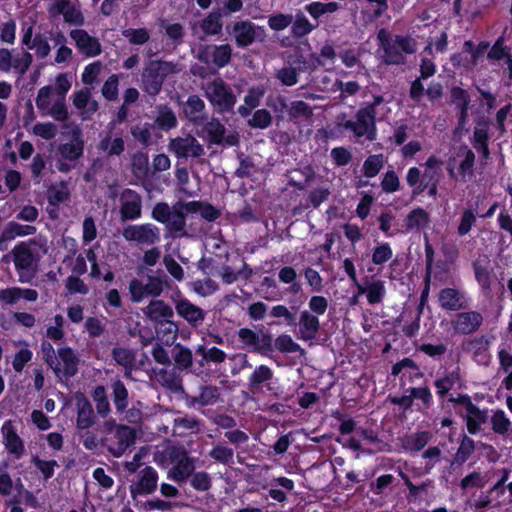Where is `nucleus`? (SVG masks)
I'll list each match as a JSON object with an SVG mask.
<instances>
[{
	"label": "nucleus",
	"mask_w": 512,
	"mask_h": 512,
	"mask_svg": "<svg viewBox=\"0 0 512 512\" xmlns=\"http://www.w3.org/2000/svg\"><path fill=\"white\" fill-rule=\"evenodd\" d=\"M384 102L382 95H375L372 102L364 103L356 112L355 120L339 123L341 128L352 132L356 139L364 137L373 142L377 139L376 108Z\"/></svg>",
	"instance_id": "f257e3e1"
},
{
	"label": "nucleus",
	"mask_w": 512,
	"mask_h": 512,
	"mask_svg": "<svg viewBox=\"0 0 512 512\" xmlns=\"http://www.w3.org/2000/svg\"><path fill=\"white\" fill-rule=\"evenodd\" d=\"M377 39L383 50V62L388 65H399L405 62V54L414 52V42L409 36L396 35L382 28L378 31Z\"/></svg>",
	"instance_id": "f03ea898"
},
{
	"label": "nucleus",
	"mask_w": 512,
	"mask_h": 512,
	"mask_svg": "<svg viewBox=\"0 0 512 512\" xmlns=\"http://www.w3.org/2000/svg\"><path fill=\"white\" fill-rule=\"evenodd\" d=\"M176 72L173 62L157 59L145 63L141 72V89L151 97L160 94L168 75Z\"/></svg>",
	"instance_id": "7ed1b4c3"
},
{
	"label": "nucleus",
	"mask_w": 512,
	"mask_h": 512,
	"mask_svg": "<svg viewBox=\"0 0 512 512\" xmlns=\"http://www.w3.org/2000/svg\"><path fill=\"white\" fill-rule=\"evenodd\" d=\"M205 97L214 107L215 111L220 114H234V107L237 97L229 84L222 78H215L207 83L205 89Z\"/></svg>",
	"instance_id": "20e7f679"
},
{
	"label": "nucleus",
	"mask_w": 512,
	"mask_h": 512,
	"mask_svg": "<svg viewBox=\"0 0 512 512\" xmlns=\"http://www.w3.org/2000/svg\"><path fill=\"white\" fill-rule=\"evenodd\" d=\"M167 455L172 465L167 477L178 484L188 481L196 468L195 458L182 446H172L168 449Z\"/></svg>",
	"instance_id": "39448f33"
},
{
	"label": "nucleus",
	"mask_w": 512,
	"mask_h": 512,
	"mask_svg": "<svg viewBox=\"0 0 512 512\" xmlns=\"http://www.w3.org/2000/svg\"><path fill=\"white\" fill-rule=\"evenodd\" d=\"M136 431L133 427L120 424L112 436H106L103 442L114 457H121L126 450L135 444Z\"/></svg>",
	"instance_id": "423d86ee"
},
{
	"label": "nucleus",
	"mask_w": 512,
	"mask_h": 512,
	"mask_svg": "<svg viewBox=\"0 0 512 512\" xmlns=\"http://www.w3.org/2000/svg\"><path fill=\"white\" fill-rule=\"evenodd\" d=\"M416 369V363L410 359V358H404L400 360L399 362L395 363L392 366L391 374L394 376H401L402 381V388L409 392L408 395H402V396H393L390 397V402L394 405H398L400 408H402L404 411L411 408L414 402V399L416 398V387L415 386H409L405 387L406 384L404 382V378L406 377V372L404 370L406 369Z\"/></svg>",
	"instance_id": "0eeeda50"
},
{
	"label": "nucleus",
	"mask_w": 512,
	"mask_h": 512,
	"mask_svg": "<svg viewBox=\"0 0 512 512\" xmlns=\"http://www.w3.org/2000/svg\"><path fill=\"white\" fill-rule=\"evenodd\" d=\"M79 362L80 359L75 351L70 346H65L58 348L57 367L52 365L51 369L57 378L70 379L78 373Z\"/></svg>",
	"instance_id": "6e6552de"
},
{
	"label": "nucleus",
	"mask_w": 512,
	"mask_h": 512,
	"mask_svg": "<svg viewBox=\"0 0 512 512\" xmlns=\"http://www.w3.org/2000/svg\"><path fill=\"white\" fill-rule=\"evenodd\" d=\"M259 29V26L248 19L232 22L226 26L227 33L234 37L238 48L252 45L257 39Z\"/></svg>",
	"instance_id": "1a4fd4ad"
},
{
	"label": "nucleus",
	"mask_w": 512,
	"mask_h": 512,
	"mask_svg": "<svg viewBox=\"0 0 512 512\" xmlns=\"http://www.w3.org/2000/svg\"><path fill=\"white\" fill-rule=\"evenodd\" d=\"M126 241H135L140 244L152 245L160 240L159 229L150 223L129 225L122 231Z\"/></svg>",
	"instance_id": "9d476101"
},
{
	"label": "nucleus",
	"mask_w": 512,
	"mask_h": 512,
	"mask_svg": "<svg viewBox=\"0 0 512 512\" xmlns=\"http://www.w3.org/2000/svg\"><path fill=\"white\" fill-rule=\"evenodd\" d=\"M169 148L179 159H187L189 157L198 158L205 153L203 146L192 135L172 139Z\"/></svg>",
	"instance_id": "9b49d317"
},
{
	"label": "nucleus",
	"mask_w": 512,
	"mask_h": 512,
	"mask_svg": "<svg viewBox=\"0 0 512 512\" xmlns=\"http://www.w3.org/2000/svg\"><path fill=\"white\" fill-rule=\"evenodd\" d=\"M183 116L194 126H202L208 119L205 102L196 94L188 96L181 104Z\"/></svg>",
	"instance_id": "f8f14e48"
},
{
	"label": "nucleus",
	"mask_w": 512,
	"mask_h": 512,
	"mask_svg": "<svg viewBox=\"0 0 512 512\" xmlns=\"http://www.w3.org/2000/svg\"><path fill=\"white\" fill-rule=\"evenodd\" d=\"M274 379L273 370L265 364L258 365L254 368L247 379V386L250 392L258 393L266 389L273 391L272 380Z\"/></svg>",
	"instance_id": "ddd939ff"
},
{
	"label": "nucleus",
	"mask_w": 512,
	"mask_h": 512,
	"mask_svg": "<svg viewBox=\"0 0 512 512\" xmlns=\"http://www.w3.org/2000/svg\"><path fill=\"white\" fill-rule=\"evenodd\" d=\"M120 215L122 221L136 220L141 217L142 198L138 192L126 188L122 192Z\"/></svg>",
	"instance_id": "4468645a"
},
{
	"label": "nucleus",
	"mask_w": 512,
	"mask_h": 512,
	"mask_svg": "<svg viewBox=\"0 0 512 512\" xmlns=\"http://www.w3.org/2000/svg\"><path fill=\"white\" fill-rule=\"evenodd\" d=\"M158 486V472L152 466L144 467L139 474L136 484L130 486V494L133 498L137 495H150Z\"/></svg>",
	"instance_id": "2eb2a0df"
},
{
	"label": "nucleus",
	"mask_w": 512,
	"mask_h": 512,
	"mask_svg": "<svg viewBox=\"0 0 512 512\" xmlns=\"http://www.w3.org/2000/svg\"><path fill=\"white\" fill-rule=\"evenodd\" d=\"M1 432L7 452L16 459H21L25 453L24 441L18 435L11 420L4 422Z\"/></svg>",
	"instance_id": "dca6fc26"
},
{
	"label": "nucleus",
	"mask_w": 512,
	"mask_h": 512,
	"mask_svg": "<svg viewBox=\"0 0 512 512\" xmlns=\"http://www.w3.org/2000/svg\"><path fill=\"white\" fill-rule=\"evenodd\" d=\"M70 37L75 41L78 50L86 57H96L101 54V44L99 40L90 36L83 29H75L70 32Z\"/></svg>",
	"instance_id": "f3484780"
},
{
	"label": "nucleus",
	"mask_w": 512,
	"mask_h": 512,
	"mask_svg": "<svg viewBox=\"0 0 512 512\" xmlns=\"http://www.w3.org/2000/svg\"><path fill=\"white\" fill-rule=\"evenodd\" d=\"M12 255L15 269L20 276V281L24 282L21 272L30 271L33 268L35 262L34 254L28 243L19 242L14 246Z\"/></svg>",
	"instance_id": "a211bd4d"
},
{
	"label": "nucleus",
	"mask_w": 512,
	"mask_h": 512,
	"mask_svg": "<svg viewBox=\"0 0 512 512\" xmlns=\"http://www.w3.org/2000/svg\"><path fill=\"white\" fill-rule=\"evenodd\" d=\"M77 418L76 427L87 430L95 424V414L89 399L82 393L76 395Z\"/></svg>",
	"instance_id": "6ab92c4d"
},
{
	"label": "nucleus",
	"mask_w": 512,
	"mask_h": 512,
	"mask_svg": "<svg viewBox=\"0 0 512 512\" xmlns=\"http://www.w3.org/2000/svg\"><path fill=\"white\" fill-rule=\"evenodd\" d=\"M482 322L483 317L479 312H462L457 314L453 326L457 333L467 335L477 331L482 325Z\"/></svg>",
	"instance_id": "aec40b11"
},
{
	"label": "nucleus",
	"mask_w": 512,
	"mask_h": 512,
	"mask_svg": "<svg viewBox=\"0 0 512 512\" xmlns=\"http://www.w3.org/2000/svg\"><path fill=\"white\" fill-rule=\"evenodd\" d=\"M175 310L180 317L192 326L201 324L205 319L204 310L191 303L187 298L177 300L175 302Z\"/></svg>",
	"instance_id": "412c9836"
},
{
	"label": "nucleus",
	"mask_w": 512,
	"mask_h": 512,
	"mask_svg": "<svg viewBox=\"0 0 512 512\" xmlns=\"http://www.w3.org/2000/svg\"><path fill=\"white\" fill-rule=\"evenodd\" d=\"M475 279L483 291H490L492 280V266L489 257L485 254L479 255L472 263Z\"/></svg>",
	"instance_id": "4be33fe9"
},
{
	"label": "nucleus",
	"mask_w": 512,
	"mask_h": 512,
	"mask_svg": "<svg viewBox=\"0 0 512 512\" xmlns=\"http://www.w3.org/2000/svg\"><path fill=\"white\" fill-rule=\"evenodd\" d=\"M299 339L303 341L314 340L320 331V321L318 317L308 310L300 313L299 317Z\"/></svg>",
	"instance_id": "5701e85b"
},
{
	"label": "nucleus",
	"mask_w": 512,
	"mask_h": 512,
	"mask_svg": "<svg viewBox=\"0 0 512 512\" xmlns=\"http://www.w3.org/2000/svg\"><path fill=\"white\" fill-rule=\"evenodd\" d=\"M36 231L37 229L33 225H23L15 221L8 222L0 235V250L5 251L7 249L6 243L14 240L16 237L33 235Z\"/></svg>",
	"instance_id": "b1692460"
},
{
	"label": "nucleus",
	"mask_w": 512,
	"mask_h": 512,
	"mask_svg": "<svg viewBox=\"0 0 512 512\" xmlns=\"http://www.w3.org/2000/svg\"><path fill=\"white\" fill-rule=\"evenodd\" d=\"M58 151L61 157L65 160L76 161L82 157L84 152V141L81 131L79 129L73 130L71 141L61 144Z\"/></svg>",
	"instance_id": "393cba45"
},
{
	"label": "nucleus",
	"mask_w": 512,
	"mask_h": 512,
	"mask_svg": "<svg viewBox=\"0 0 512 512\" xmlns=\"http://www.w3.org/2000/svg\"><path fill=\"white\" fill-rule=\"evenodd\" d=\"M144 313L157 325L162 321H166L174 317L172 307L166 304L163 300H152L144 310Z\"/></svg>",
	"instance_id": "a878e982"
},
{
	"label": "nucleus",
	"mask_w": 512,
	"mask_h": 512,
	"mask_svg": "<svg viewBox=\"0 0 512 512\" xmlns=\"http://www.w3.org/2000/svg\"><path fill=\"white\" fill-rule=\"evenodd\" d=\"M203 131L206 133L207 141L211 145H222L224 143V135L226 134V127L218 118H211V120L202 125Z\"/></svg>",
	"instance_id": "bb28decb"
},
{
	"label": "nucleus",
	"mask_w": 512,
	"mask_h": 512,
	"mask_svg": "<svg viewBox=\"0 0 512 512\" xmlns=\"http://www.w3.org/2000/svg\"><path fill=\"white\" fill-rule=\"evenodd\" d=\"M222 10L215 9L200 21V28L206 35H218L223 29Z\"/></svg>",
	"instance_id": "cd10ccee"
},
{
	"label": "nucleus",
	"mask_w": 512,
	"mask_h": 512,
	"mask_svg": "<svg viewBox=\"0 0 512 512\" xmlns=\"http://www.w3.org/2000/svg\"><path fill=\"white\" fill-rule=\"evenodd\" d=\"M98 148L107 157L120 156L125 151V142L121 135L112 138L111 135H106L99 142Z\"/></svg>",
	"instance_id": "c85d7f7f"
},
{
	"label": "nucleus",
	"mask_w": 512,
	"mask_h": 512,
	"mask_svg": "<svg viewBox=\"0 0 512 512\" xmlns=\"http://www.w3.org/2000/svg\"><path fill=\"white\" fill-rule=\"evenodd\" d=\"M439 301L443 308L448 310H458L463 307L464 297L459 291L446 288L439 294Z\"/></svg>",
	"instance_id": "c756f323"
},
{
	"label": "nucleus",
	"mask_w": 512,
	"mask_h": 512,
	"mask_svg": "<svg viewBox=\"0 0 512 512\" xmlns=\"http://www.w3.org/2000/svg\"><path fill=\"white\" fill-rule=\"evenodd\" d=\"M112 388V398L115 405V408L118 412L122 413L126 411L129 405L128 400V390L125 386V384L117 379L112 382L111 384Z\"/></svg>",
	"instance_id": "7c9ffc66"
},
{
	"label": "nucleus",
	"mask_w": 512,
	"mask_h": 512,
	"mask_svg": "<svg viewBox=\"0 0 512 512\" xmlns=\"http://www.w3.org/2000/svg\"><path fill=\"white\" fill-rule=\"evenodd\" d=\"M155 124L159 129L169 131L177 126L178 121L174 111L169 106L163 105L159 108Z\"/></svg>",
	"instance_id": "2f4dec72"
},
{
	"label": "nucleus",
	"mask_w": 512,
	"mask_h": 512,
	"mask_svg": "<svg viewBox=\"0 0 512 512\" xmlns=\"http://www.w3.org/2000/svg\"><path fill=\"white\" fill-rule=\"evenodd\" d=\"M291 24V33L297 39L310 34L317 26L312 24L301 11L295 15V19Z\"/></svg>",
	"instance_id": "473e14b6"
},
{
	"label": "nucleus",
	"mask_w": 512,
	"mask_h": 512,
	"mask_svg": "<svg viewBox=\"0 0 512 512\" xmlns=\"http://www.w3.org/2000/svg\"><path fill=\"white\" fill-rule=\"evenodd\" d=\"M259 292L267 301H278L282 299V293L279 290L276 280L270 276H265L262 279Z\"/></svg>",
	"instance_id": "72a5a7b5"
},
{
	"label": "nucleus",
	"mask_w": 512,
	"mask_h": 512,
	"mask_svg": "<svg viewBox=\"0 0 512 512\" xmlns=\"http://www.w3.org/2000/svg\"><path fill=\"white\" fill-rule=\"evenodd\" d=\"M237 338L238 342L241 344L242 349L256 353L259 333L248 327H243L237 331Z\"/></svg>",
	"instance_id": "f704fd0d"
},
{
	"label": "nucleus",
	"mask_w": 512,
	"mask_h": 512,
	"mask_svg": "<svg viewBox=\"0 0 512 512\" xmlns=\"http://www.w3.org/2000/svg\"><path fill=\"white\" fill-rule=\"evenodd\" d=\"M232 57V48L229 44L214 45L211 53V62L218 68L227 66Z\"/></svg>",
	"instance_id": "c9c22d12"
},
{
	"label": "nucleus",
	"mask_w": 512,
	"mask_h": 512,
	"mask_svg": "<svg viewBox=\"0 0 512 512\" xmlns=\"http://www.w3.org/2000/svg\"><path fill=\"white\" fill-rule=\"evenodd\" d=\"M132 173L138 179H145L149 175V158L146 153L137 152L132 157Z\"/></svg>",
	"instance_id": "e433bc0d"
},
{
	"label": "nucleus",
	"mask_w": 512,
	"mask_h": 512,
	"mask_svg": "<svg viewBox=\"0 0 512 512\" xmlns=\"http://www.w3.org/2000/svg\"><path fill=\"white\" fill-rule=\"evenodd\" d=\"M475 450V443L474 440L468 437L467 435H463L462 440L460 442L459 448L454 455L452 465L458 464L462 465L464 464L468 458L473 454Z\"/></svg>",
	"instance_id": "4c0bfd02"
},
{
	"label": "nucleus",
	"mask_w": 512,
	"mask_h": 512,
	"mask_svg": "<svg viewBox=\"0 0 512 512\" xmlns=\"http://www.w3.org/2000/svg\"><path fill=\"white\" fill-rule=\"evenodd\" d=\"M186 213L183 208L179 207V203L176 202L171 209V218L168 223V230L173 233L183 232L186 226Z\"/></svg>",
	"instance_id": "58836bf2"
},
{
	"label": "nucleus",
	"mask_w": 512,
	"mask_h": 512,
	"mask_svg": "<svg viewBox=\"0 0 512 512\" xmlns=\"http://www.w3.org/2000/svg\"><path fill=\"white\" fill-rule=\"evenodd\" d=\"M174 352L175 353L173 355V358L175 361V365L179 370H187L192 366L193 355L192 351L189 348L181 344H176L174 347Z\"/></svg>",
	"instance_id": "ea45409f"
},
{
	"label": "nucleus",
	"mask_w": 512,
	"mask_h": 512,
	"mask_svg": "<svg viewBox=\"0 0 512 512\" xmlns=\"http://www.w3.org/2000/svg\"><path fill=\"white\" fill-rule=\"evenodd\" d=\"M274 350L284 354L304 351L301 346L296 343L288 334H281L276 337L274 340Z\"/></svg>",
	"instance_id": "a19ab883"
},
{
	"label": "nucleus",
	"mask_w": 512,
	"mask_h": 512,
	"mask_svg": "<svg viewBox=\"0 0 512 512\" xmlns=\"http://www.w3.org/2000/svg\"><path fill=\"white\" fill-rule=\"evenodd\" d=\"M196 354L201 355L202 359L206 362L219 364L225 361L227 354L222 349L213 346L207 348L205 345H199L196 349Z\"/></svg>",
	"instance_id": "79ce46f5"
},
{
	"label": "nucleus",
	"mask_w": 512,
	"mask_h": 512,
	"mask_svg": "<svg viewBox=\"0 0 512 512\" xmlns=\"http://www.w3.org/2000/svg\"><path fill=\"white\" fill-rule=\"evenodd\" d=\"M31 463L34 464L45 481L53 477L55 468L59 466L56 460H43L38 455H32Z\"/></svg>",
	"instance_id": "37998d69"
},
{
	"label": "nucleus",
	"mask_w": 512,
	"mask_h": 512,
	"mask_svg": "<svg viewBox=\"0 0 512 512\" xmlns=\"http://www.w3.org/2000/svg\"><path fill=\"white\" fill-rule=\"evenodd\" d=\"M111 355L114 361L120 366L136 364V352L131 348L114 347Z\"/></svg>",
	"instance_id": "c03bdc74"
},
{
	"label": "nucleus",
	"mask_w": 512,
	"mask_h": 512,
	"mask_svg": "<svg viewBox=\"0 0 512 512\" xmlns=\"http://www.w3.org/2000/svg\"><path fill=\"white\" fill-rule=\"evenodd\" d=\"M189 480L191 487L198 492H206L212 487V477L206 471H194Z\"/></svg>",
	"instance_id": "a18cd8bd"
},
{
	"label": "nucleus",
	"mask_w": 512,
	"mask_h": 512,
	"mask_svg": "<svg viewBox=\"0 0 512 512\" xmlns=\"http://www.w3.org/2000/svg\"><path fill=\"white\" fill-rule=\"evenodd\" d=\"M384 165V157L382 154L370 155L363 163V174L367 178H373Z\"/></svg>",
	"instance_id": "49530a36"
},
{
	"label": "nucleus",
	"mask_w": 512,
	"mask_h": 512,
	"mask_svg": "<svg viewBox=\"0 0 512 512\" xmlns=\"http://www.w3.org/2000/svg\"><path fill=\"white\" fill-rule=\"evenodd\" d=\"M219 398L218 388L211 385H205L200 388V393L193 399L194 403L201 406L213 405Z\"/></svg>",
	"instance_id": "de8ad7c7"
},
{
	"label": "nucleus",
	"mask_w": 512,
	"mask_h": 512,
	"mask_svg": "<svg viewBox=\"0 0 512 512\" xmlns=\"http://www.w3.org/2000/svg\"><path fill=\"white\" fill-rule=\"evenodd\" d=\"M122 35L132 45H144L150 39L149 31L146 28H128L122 31Z\"/></svg>",
	"instance_id": "09e8293b"
},
{
	"label": "nucleus",
	"mask_w": 512,
	"mask_h": 512,
	"mask_svg": "<svg viewBox=\"0 0 512 512\" xmlns=\"http://www.w3.org/2000/svg\"><path fill=\"white\" fill-rule=\"evenodd\" d=\"M272 124V115L267 109L256 110L248 120V125L254 129H266Z\"/></svg>",
	"instance_id": "8fccbe9b"
},
{
	"label": "nucleus",
	"mask_w": 512,
	"mask_h": 512,
	"mask_svg": "<svg viewBox=\"0 0 512 512\" xmlns=\"http://www.w3.org/2000/svg\"><path fill=\"white\" fill-rule=\"evenodd\" d=\"M216 462L224 465L233 463L234 451L232 448L223 445H215L208 454Z\"/></svg>",
	"instance_id": "3c124183"
},
{
	"label": "nucleus",
	"mask_w": 512,
	"mask_h": 512,
	"mask_svg": "<svg viewBox=\"0 0 512 512\" xmlns=\"http://www.w3.org/2000/svg\"><path fill=\"white\" fill-rule=\"evenodd\" d=\"M365 292L369 304H378L385 295L384 283L380 280L374 281L366 286Z\"/></svg>",
	"instance_id": "603ef678"
},
{
	"label": "nucleus",
	"mask_w": 512,
	"mask_h": 512,
	"mask_svg": "<svg viewBox=\"0 0 512 512\" xmlns=\"http://www.w3.org/2000/svg\"><path fill=\"white\" fill-rule=\"evenodd\" d=\"M492 430L499 435H507L511 422L506 417L504 411L497 410L491 417Z\"/></svg>",
	"instance_id": "864d4df0"
},
{
	"label": "nucleus",
	"mask_w": 512,
	"mask_h": 512,
	"mask_svg": "<svg viewBox=\"0 0 512 512\" xmlns=\"http://www.w3.org/2000/svg\"><path fill=\"white\" fill-rule=\"evenodd\" d=\"M289 116L291 119H309L313 116V110L308 103L302 100H296L291 102Z\"/></svg>",
	"instance_id": "5fc2aeb1"
},
{
	"label": "nucleus",
	"mask_w": 512,
	"mask_h": 512,
	"mask_svg": "<svg viewBox=\"0 0 512 512\" xmlns=\"http://www.w3.org/2000/svg\"><path fill=\"white\" fill-rule=\"evenodd\" d=\"M450 97L459 111H468L470 97L466 90L455 86L451 89Z\"/></svg>",
	"instance_id": "6e6d98bb"
},
{
	"label": "nucleus",
	"mask_w": 512,
	"mask_h": 512,
	"mask_svg": "<svg viewBox=\"0 0 512 512\" xmlns=\"http://www.w3.org/2000/svg\"><path fill=\"white\" fill-rule=\"evenodd\" d=\"M273 351L274 341L272 335L268 332L261 331L258 338V344L256 346V354L269 357Z\"/></svg>",
	"instance_id": "4d7b16f0"
},
{
	"label": "nucleus",
	"mask_w": 512,
	"mask_h": 512,
	"mask_svg": "<svg viewBox=\"0 0 512 512\" xmlns=\"http://www.w3.org/2000/svg\"><path fill=\"white\" fill-rule=\"evenodd\" d=\"M119 79L116 74H112L102 86V95L108 101H115L118 97Z\"/></svg>",
	"instance_id": "13d9d810"
},
{
	"label": "nucleus",
	"mask_w": 512,
	"mask_h": 512,
	"mask_svg": "<svg viewBox=\"0 0 512 512\" xmlns=\"http://www.w3.org/2000/svg\"><path fill=\"white\" fill-rule=\"evenodd\" d=\"M393 256V251L388 243L377 245L372 254V262L375 265H382L388 262Z\"/></svg>",
	"instance_id": "bf43d9fd"
},
{
	"label": "nucleus",
	"mask_w": 512,
	"mask_h": 512,
	"mask_svg": "<svg viewBox=\"0 0 512 512\" xmlns=\"http://www.w3.org/2000/svg\"><path fill=\"white\" fill-rule=\"evenodd\" d=\"M64 21L69 25L82 26L84 24V16L82 12L74 5L70 4L67 8H63V12L59 13Z\"/></svg>",
	"instance_id": "052dcab7"
},
{
	"label": "nucleus",
	"mask_w": 512,
	"mask_h": 512,
	"mask_svg": "<svg viewBox=\"0 0 512 512\" xmlns=\"http://www.w3.org/2000/svg\"><path fill=\"white\" fill-rule=\"evenodd\" d=\"M293 21L291 14L277 13L268 18V25L274 31L286 29Z\"/></svg>",
	"instance_id": "680f3d73"
},
{
	"label": "nucleus",
	"mask_w": 512,
	"mask_h": 512,
	"mask_svg": "<svg viewBox=\"0 0 512 512\" xmlns=\"http://www.w3.org/2000/svg\"><path fill=\"white\" fill-rule=\"evenodd\" d=\"M46 168V156L37 153L31 163V176L36 183H40L43 178V171Z\"/></svg>",
	"instance_id": "e2e57ef3"
},
{
	"label": "nucleus",
	"mask_w": 512,
	"mask_h": 512,
	"mask_svg": "<svg viewBox=\"0 0 512 512\" xmlns=\"http://www.w3.org/2000/svg\"><path fill=\"white\" fill-rule=\"evenodd\" d=\"M33 133L45 140H51L57 135V126L52 122L37 123L33 127Z\"/></svg>",
	"instance_id": "0e129e2a"
},
{
	"label": "nucleus",
	"mask_w": 512,
	"mask_h": 512,
	"mask_svg": "<svg viewBox=\"0 0 512 512\" xmlns=\"http://www.w3.org/2000/svg\"><path fill=\"white\" fill-rule=\"evenodd\" d=\"M171 209L166 202H159L152 209V218L159 223L168 225L171 218Z\"/></svg>",
	"instance_id": "69168bd1"
},
{
	"label": "nucleus",
	"mask_w": 512,
	"mask_h": 512,
	"mask_svg": "<svg viewBox=\"0 0 512 512\" xmlns=\"http://www.w3.org/2000/svg\"><path fill=\"white\" fill-rule=\"evenodd\" d=\"M330 195V190L325 187L315 188L310 191L307 201L309 206L317 209L323 202H325Z\"/></svg>",
	"instance_id": "338daca9"
},
{
	"label": "nucleus",
	"mask_w": 512,
	"mask_h": 512,
	"mask_svg": "<svg viewBox=\"0 0 512 512\" xmlns=\"http://www.w3.org/2000/svg\"><path fill=\"white\" fill-rule=\"evenodd\" d=\"M382 190L386 193H394L399 190L400 182L395 171H387L381 182Z\"/></svg>",
	"instance_id": "774afa93"
}]
</instances>
